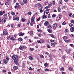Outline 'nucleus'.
<instances>
[{
	"label": "nucleus",
	"mask_w": 74,
	"mask_h": 74,
	"mask_svg": "<svg viewBox=\"0 0 74 74\" xmlns=\"http://www.w3.org/2000/svg\"><path fill=\"white\" fill-rule=\"evenodd\" d=\"M12 59L14 60V63L18 66L19 65V64H18V56H17L16 55H14L12 56Z\"/></svg>",
	"instance_id": "nucleus-1"
},
{
	"label": "nucleus",
	"mask_w": 74,
	"mask_h": 74,
	"mask_svg": "<svg viewBox=\"0 0 74 74\" xmlns=\"http://www.w3.org/2000/svg\"><path fill=\"white\" fill-rule=\"evenodd\" d=\"M3 35L4 36H8V33L6 29H4L3 31Z\"/></svg>",
	"instance_id": "nucleus-2"
},
{
	"label": "nucleus",
	"mask_w": 74,
	"mask_h": 74,
	"mask_svg": "<svg viewBox=\"0 0 74 74\" xmlns=\"http://www.w3.org/2000/svg\"><path fill=\"white\" fill-rule=\"evenodd\" d=\"M25 63L26 62L25 61H23L22 63V67H23V68H25V65L26 64H25Z\"/></svg>",
	"instance_id": "nucleus-3"
},
{
	"label": "nucleus",
	"mask_w": 74,
	"mask_h": 74,
	"mask_svg": "<svg viewBox=\"0 0 74 74\" xmlns=\"http://www.w3.org/2000/svg\"><path fill=\"white\" fill-rule=\"evenodd\" d=\"M19 49H20V50H22L24 49V46L23 45H21L19 47Z\"/></svg>",
	"instance_id": "nucleus-4"
},
{
	"label": "nucleus",
	"mask_w": 74,
	"mask_h": 74,
	"mask_svg": "<svg viewBox=\"0 0 74 74\" xmlns=\"http://www.w3.org/2000/svg\"><path fill=\"white\" fill-rule=\"evenodd\" d=\"M13 69L14 70H18V67L17 66H15L13 67Z\"/></svg>",
	"instance_id": "nucleus-5"
},
{
	"label": "nucleus",
	"mask_w": 74,
	"mask_h": 74,
	"mask_svg": "<svg viewBox=\"0 0 74 74\" xmlns=\"http://www.w3.org/2000/svg\"><path fill=\"white\" fill-rule=\"evenodd\" d=\"M18 35L19 36H23L24 33H23L22 32H21L20 33H18Z\"/></svg>",
	"instance_id": "nucleus-6"
},
{
	"label": "nucleus",
	"mask_w": 74,
	"mask_h": 74,
	"mask_svg": "<svg viewBox=\"0 0 74 74\" xmlns=\"http://www.w3.org/2000/svg\"><path fill=\"white\" fill-rule=\"evenodd\" d=\"M3 63H5V64H7V63H8V61H7V60L5 59L3 61Z\"/></svg>",
	"instance_id": "nucleus-7"
},
{
	"label": "nucleus",
	"mask_w": 74,
	"mask_h": 74,
	"mask_svg": "<svg viewBox=\"0 0 74 74\" xmlns=\"http://www.w3.org/2000/svg\"><path fill=\"white\" fill-rule=\"evenodd\" d=\"M49 24V22H48L47 21H46L44 23V25L46 26H47V25Z\"/></svg>",
	"instance_id": "nucleus-8"
},
{
	"label": "nucleus",
	"mask_w": 74,
	"mask_h": 74,
	"mask_svg": "<svg viewBox=\"0 0 74 74\" xmlns=\"http://www.w3.org/2000/svg\"><path fill=\"white\" fill-rule=\"evenodd\" d=\"M53 28H56V26H57V24L56 23H55L53 25Z\"/></svg>",
	"instance_id": "nucleus-9"
},
{
	"label": "nucleus",
	"mask_w": 74,
	"mask_h": 74,
	"mask_svg": "<svg viewBox=\"0 0 74 74\" xmlns=\"http://www.w3.org/2000/svg\"><path fill=\"white\" fill-rule=\"evenodd\" d=\"M56 45V43H52L51 44V47H54V46H55Z\"/></svg>",
	"instance_id": "nucleus-10"
},
{
	"label": "nucleus",
	"mask_w": 74,
	"mask_h": 74,
	"mask_svg": "<svg viewBox=\"0 0 74 74\" xmlns=\"http://www.w3.org/2000/svg\"><path fill=\"white\" fill-rule=\"evenodd\" d=\"M71 31V32H73L74 31V26L73 27H71L70 29Z\"/></svg>",
	"instance_id": "nucleus-11"
},
{
	"label": "nucleus",
	"mask_w": 74,
	"mask_h": 74,
	"mask_svg": "<svg viewBox=\"0 0 74 74\" xmlns=\"http://www.w3.org/2000/svg\"><path fill=\"white\" fill-rule=\"evenodd\" d=\"M4 18H5L6 19H8V16H7V14H5L4 15Z\"/></svg>",
	"instance_id": "nucleus-12"
},
{
	"label": "nucleus",
	"mask_w": 74,
	"mask_h": 74,
	"mask_svg": "<svg viewBox=\"0 0 74 74\" xmlns=\"http://www.w3.org/2000/svg\"><path fill=\"white\" fill-rule=\"evenodd\" d=\"M26 21V18H23L21 19L22 22H25Z\"/></svg>",
	"instance_id": "nucleus-13"
},
{
	"label": "nucleus",
	"mask_w": 74,
	"mask_h": 74,
	"mask_svg": "<svg viewBox=\"0 0 74 74\" xmlns=\"http://www.w3.org/2000/svg\"><path fill=\"white\" fill-rule=\"evenodd\" d=\"M49 36H51V37L52 38H55V36L54 35H53V34H50Z\"/></svg>",
	"instance_id": "nucleus-14"
},
{
	"label": "nucleus",
	"mask_w": 74,
	"mask_h": 74,
	"mask_svg": "<svg viewBox=\"0 0 74 74\" xmlns=\"http://www.w3.org/2000/svg\"><path fill=\"white\" fill-rule=\"evenodd\" d=\"M47 18V16L45 15V14H44L42 18V19H45V18Z\"/></svg>",
	"instance_id": "nucleus-15"
},
{
	"label": "nucleus",
	"mask_w": 74,
	"mask_h": 74,
	"mask_svg": "<svg viewBox=\"0 0 74 74\" xmlns=\"http://www.w3.org/2000/svg\"><path fill=\"white\" fill-rule=\"evenodd\" d=\"M60 71H64V68L63 67H61L60 69Z\"/></svg>",
	"instance_id": "nucleus-16"
},
{
	"label": "nucleus",
	"mask_w": 74,
	"mask_h": 74,
	"mask_svg": "<svg viewBox=\"0 0 74 74\" xmlns=\"http://www.w3.org/2000/svg\"><path fill=\"white\" fill-rule=\"evenodd\" d=\"M7 19V18H3V19H2V21H3V22H4V23H5V22H6V20Z\"/></svg>",
	"instance_id": "nucleus-17"
},
{
	"label": "nucleus",
	"mask_w": 74,
	"mask_h": 74,
	"mask_svg": "<svg viewBox=\"0 0 74 74\" xmlns=\"http://www.w3.org/2000/svg\"><path fill=\"white\" fill-rule=\"evenodd\" d=\"M43 7L42 6H39L38 7V9L39 10H42L43 8Z\"/></svg>",
	"instance_id": "nucleus-18"
},
{
	"label": "nucleus",
	"mask_w": 74,
	"mask_h": 74,
	"mask_svg": "<svg viewBox=\"0 0 74 74\" xmlns=\"http://www.w3.org/2000/svg\"><path fill=\"white\" fill-rule=\"evenodd\" d=\"M18 41H22L23 40V39H22V38H18Z\"/></svg>",
	"instance_id": "nucleus-19"
},
{
	"label": "nucleus",
	"mask_w": 74,
	"mask_h": 74,
	"mask_svg": "<svg viewBox=\"0 0 74 74\" xmlns=\"http://www.w3.org/2000/svg\"><path fill=\"white\" fill-rule=\"evenodd\" d=\"M47 31L49 33H52V30L51 29H48L47 30Z\"/></svg>",
	"instance_id": "nucleus-20"
},
{
	"label": "nucleus",
	"mask_w": 74,
	"mask_h": 74,
	"mask_svg": "<svg viewBox=\"0 0 74 74\" xmlns=\"http://www.w3.org/2000/svg\"><path fill=\"white\" fill-rule=\"evenodd\" d=\"M23 1L25 3V4H26L27 3V0H23Z\"/></svg>",
	"instance_id": "nucleus-21"
},
{
	"label": "nucleus",
	"mask_w": 74,
	"mask_h": 74,
	"mask_svg": "<svg viewBox=\"0 0 74 74\" xmlns=\"http://www.w3.org/2000/svg\"><path fill=\"white\" fill-rule=\"evenodd\" d=\"M40 41L41 42V43L42 42V43H44V42L45 41L44 40L42 39H40Z\"/></svg>",
	"instance_id": "nucleus-22"
},
{
	"label": "nucleus",
	"mask_w": 74,
	"mask_h": 74,
	"mask_svg": "<svg viewBox=\"0 0 74 74\" xmlns=\"http://www.w3.org/2000/svg\"><path fill=\"white\" fill-rule=\"evenodd\" d=\"M58 10L59 12H60V10H61V9L60 8V6H59V7L58 8Z\"/></svg>",
	"instance_id": "nucleus-23"
},
{
	"label": "nucleus",
	"mask_w": 74,
	"mask_h": 74,
	"mask_svg": "<svg viewBox=\"0 0 74 74\" xmlns=\"http://www.w3.org/2000/svg\"><path fill=\"white\" fill-rule=\"evenodd\" d=\"M3 15V12L2 11H0V16H2Z\"/></svg>",
	"instance_id": "nucleus-24"
},
{
	"label": "nucleus",
	"mask_w": 74,
	"mask_h": 74,
	"mask_svg": "<svg viewBox=\"0 0 74 74\" xmlns=\"http://www.w3.org/2000/svg\"><path fill=\"white\" fill-rule=\"evenodd\" d=\"M29 59H30V60H33V58L31 56H29Z\"/></svg>",
	"instance_id": "nucleus-25"
},
{
	"label": "nucleus",
	"mask_w": 74,
	"mask_h": 74,
	"mask_svg": "<svg viewBox=\"0 0 74 74\" xmlns=\"http://www.w3.org/2000/svg\"><path fill=\"white\" fill-rule=\"evenodd\" d=\"M11 40L12 41H14L15 40V38L13 37H11L10 38Z\"/></svg>",
	"instance_id": "nucleus-26"
},
{
	"label": "nucleus",
	"mask_w": 74,
	"mask_h": 74,
	"mask_svg": "<svg viewBox=\"0 0 74 74\" xmlns=\"http://www.w3.org/2000/svg\"><path fill=\"white\" fill-rule=\"evenodd\" d=\"M48 26V27L49 29H51L52 28V27H51V25L49 24Z\"/></svg>",
	"instance_id": "nucleus-27"
},
{
	"label": "nucleus",
	"mask_w": 74,
	"mask_h": 74,
	"mask_svg": "<svg viewBox=\"0 0 74 74\" xmlns=\"http://www.w3.org/2000/svg\"><path fill=\"white\" fill-rule=\"evenodd\" d=\"M14 8L16 10H18V5H16L14 6Z\"/></svg>",
	"instance_id": "nucleus-28"
},
{
	"label": "nucleus",
	"mask_w": 74,
	"mask_h": 74,
	"mask_svg": "<svg viewBox=\"0 0 74 74\" xmlns=\"http://www.w3.org/2000/svg\"><path fill=\"white\" fill-rule=\"evenodd\" d=\"M28 15H32V12H28Z\"/></svg>",
	"instance_id": "nucleus-29"
},
{
	"label": "nucleus",
	"mask_w": 74,
	"mask_h": 74,
	"mask_svg": "<svg viewBox=\"0 0 74 74\" xmlns=\"http://www.w3.org/2000/svg\"><path fill=\"white\" fill-rule=\"evenodd\" d=\"M63 38L64 40H66L67 38V36H64Z\"/></svg>",
	"instance_id": "nucleus-30"
},
{
	"label": "nucleus",
	"mask_w": 74,
	"mask_h": 74,
	"mask_svg": "<svg viewBox=\"0 0 74 74\" xmlns=\"http://www.w3.org/2000/svg\"><path fill=\"white\" fill-rule=\"evenodd\" d=\"M69 70H73V68L72 67H69Z\"/></svg>",
	"instance_id": "nucleus-31"
},
{
	"label": "nucleus",
	"mask_w": 74,
	"mask_h": 74,
	"mask_svg": "<svg viewBox=\"0 0 74 74\" xmlns=\"http://www.w3.org/2000/svg\"><path fill=\"white\" fill-rule=\"evenodd\" d=\"M15 20H16V21H19V18L18 17H16L15 18Z\"/></svg>",
	"instance_id": "nucleus-32"
},
{
	"label": "nucleus",
	"mask_w": 74,
	"mask_h": 74,
	"mask_svg": "<svg viewBox=\"0 0 74 74\" xmlns=\"http://www.w3.org/2000/svg\"><path fill=\"white\" fill-rule=\"evenodd\" d=\"M37 42H38V43H39L40 44L41 43V41H40V40H37Z\"/></svg>",
	"instance_id": "nucleus-33"
},
{
	"label": "nucleus",
	"mask_w": 74,
	"mask_h": 74,
	"mask_svg": "<svg viewBox=\"0 0 74 74\" xmlns=\"http://www.w3.org/2000/svg\"><path fill=\"white\" fill-rule=\"evenodd\" d=\"M40 58H44V56H43V55H40Z\"/></svg>",
	"instance_id": "nucleus-34"
},
{
	"label": "nucleus",
	"mask_w": 74,
	"mask_h": 74,
	"mask_svg": "<svg viewBox=\"0 0 74 74\" xmlns=\"http://www.w3.org/2000/svg\"><path fill=\"white\" fill-rule=\"evenodd\" d=\"M69 25V26H70L71 27H72V26H73V24L72 23H70Z\"/></svg>",
	"instance_id": "nucleus-35"
},
{
	"label": "nucleus",
	"mask_w": 74,
	"mask_h": 74,
	"mask_svg": "<svg viewBox=\"0 0 74 74\" xmlns=\"http://www.w3.org/2000/svg\"><path fill=\"white\" fill-rule=\"evenodd\" d=\"M47 47L48 48H51V47H50L49 45L47 44Z\"/></svg>",
	"instance_id": "nucleus-36"
},
{
	"label": "nucleus",
	"mask_w": 74,
	"mask_h": 74,
	"mask_svg": "<svg viewBox=\"0 0 74 74\" xmlns=\"http://www.w3.org/2000/svg\"><path fill=\"white\" fill-rule=\"evenodd\" d=\"M20 4L22 5H24V3H23V2H22V1H20Z\"/></svg>",
	"instance_id": "nucleus-37"
},
{
	"label": "nucleus",
	"mask_w": 74,
	"mask_h": 74,
	"mask_svg": "<svg viewBox=\"0 0 74 74\" xmlns=\"http://www.w3.org/2000/svg\"><path fill=\"white\" fill-rule=\"evenodd\" d=\"M38 32H40V33H41V32H42V30H41V29H39L38 30Z\"/></svg>",
	"instance_id": "nucleus-38"
},
{
	"label": "nucleus",
	"mask_w": 74,
	"mask_h": 74,
	"mask_svg": "<svg viewBox=\"0 0 74 74\" xmlns=\"http://www.w3.org/2000/svg\"><path fill=\"white\" fill-rule=\"evenodd\" d=\"M4 4V2L3 1H1L0 2V4L1 5H2Z\"/></svg>",
	"instance_id": "nucleus-39"
},
{
	"label": "nucleus",
	"mask_w": 74,
	"mask_h": 74,
	"mask_svg": "<svg viewBox=\"0 0 74 74\" xmlns=\"http://www.w3.org/2000/svg\"><path fill=\"white\" fill-rule=\"evenodd\" d=\"M38 6H39V7H41V6H42L41 4L39 3H38Z\"/></svg>",
	"instance_id": "nucleus-40"
},
{
	"label": "nucleus",
	"mask_w": 74,
	"mask_h": 74,
	"mask_svg": "<svg viewBox=\"0 0 74 74\" xmlns=\"http://www.w3.org/2000/svg\"><path fill=\"white\" fill-rule=\"evenodd\" d=\"M5 5H9V3L6 2L5 3Z\"/></svg>",
	"instance_id": "nucleus-41"
},
{
	"label": "nucleus",
	"mask_w": 74,
	"mask_h": 74,
	"mask_svg": "<svg viewBox=\"0 0 74 74\" xmlns=\"http://www.w3.org/2000/svg\"><path fill=\"white\" fill-rule=\"evenodd\" d=\"M44 65H45V67H47V66H48V64H47V63H45L44 64Z\"/></svg>",
	"instance_id": "nucleus-42"
},
{
	"label": "nucleus",
	"mask_w": 74,
	"mask_h": 74,
	"mask_svg": "<svg viewBox=\"0 0 74 74\" xmlns=\"http://www.w3.org/2000/svg\"><path fill=\"white\" fill-rule=\"evenodd\" d=\"M34 19H35V17L33 16L31 20L34 21Z\"/></svg>",
	"instance_id": "nucleus-43"
},
{
	"label": "nucleus",
	"mask_w": 74,
	"mask_h": 74,
	"mask_svg": "<svg viewBox=\"0 0 74 74\" xmlns=\"http://www.w3.org/2000/svg\"><path fill=\"white\" fill-rule=\"evenodd\" d=\"M30 51H34V48H30Z\"/></svg>",
	"instance_id": "nucleus-44"
},
{
	"label": "nucleus",
	"mask_w": 74,
	"mask_h": 74,
	"mask_svg": "<svg viewBox=\"0 0 74 74\" xmlns=\"http://www.w3.org/2000/svg\"><path fill=\"white\" fill-rule=\"evenodd\" d=\"M52 18H55L56 16V15H55V14H53L52 16Z\"/></svg>",
	"instance_id": "nucleus-45"
},
{
	"label": "nucleus",
	"mask_w": 74,
	"mask_h": 74,
	"mask_svg": "<svg viewBox=\"0 0 74 74\" xmlns=\"http://www.w3.org/2000/svg\"><path fill=\"white\" fill-rule=\"evenodd\" d=\"M63 25H66V22L64 21L62 23Z\"/></svg>",
	"instance_id": "nucleus-46"
},
{
	"label": "nucleus",
	"mask_w": 74,
	"mask_h": 74,
	"mask_svg": "<svg viewBox=\"0 0 74 74\" xmlns=\"http://www.w3.org/2000/svg\"><path fill=\"white\" fill-rule=\"evenodd\" d=\"M38 36L39 37H41L42 36V34L41 33H40L38 34Z\"/></svg>",
	"instance_id": "nucleus-47"
},
{
	"label": "nucleus",
	"mask_w": 74,
	"mask_h": 74,
	"mask_svg": "<svg viewBox=\"0 0 74 74\" xmlns=\"http://www.w3.org/2000/svg\"><path fill=\"white\" fill-rule=\"evenodd\" d=\"M59 2H60V4H62L63 1H62V0H61V1H60Z\"/></svg>",
	"instance_id": "nucleus-48"
},
{
	"label": "nucleus",
	"mask_w": 74,
	"mask_h": 74,
	"mask_svg": "<svg viewBox=\"0 0 74 74\" xmlns=\"http://www.w3.org/2000/svg\"><path fill=\"white\" fill-rule=\"evenodd\" d=\"M16 2V0H14L13 2V3L14 4V3H15Z\"/></svg>",
	"instance_id": "nucleus-49"
},
{
	"label": "nucleus",
	"mask_w": 74,
	"mask_h": 74,
	"mask_svg": "<svg viewBox=\"0 0 74 74\" xmlns=\"http://www.w3.org/2000/svg\"><path fill=\"white\" fill-rule=\"evenodd\" d=\"M11 14H12V15H13V16H14V15H15V12H12V13H11Z\"/></svg>",
	"instance_id": "nucleus-50"
},
{
	"label": "nucleus",
	"mask_w": 74,
	"mask_h": 74,
	"mask_svg": "<svg viewBox=\"0 0 74 74\" xmlns=\"http://www.w3.org/2000/svg\"><path fill=\"white\" fill-rule=\"evenodd\" d=\"M28 69H29V70H33V69L31 67L29 68Z\"/></svg>",
	"instance_id": "nucleus-51"
},
{
	"label": "nucleus",
	"mask_w": 74,
	"mask_h": 74,
	"mask_svg": "<svg viewBox=\"0 0 74 74\" xmlns=\"http://www.w3.org/2000/svg\"><path fill=\"white\" fill-rule=\"evenodd\" d=\"M11 27L12 28H13V27H14V24H12L11 25Z\"/></svg>",
	"instance_id": "nucleus-52"
},
{
	"label": "nucleus",
	"mask_w": 74,
	"mask_h": 74,
	"mask_svg": "<svg viewBox=\"0 0 74 74\" xmlns=\"http://www.w3.org/2000/svg\"><path fill=\"white\" fill-rule=\"evenodd\" d=\"M50 41L51 42H54L55 41V40H50Z\"/></svg>",
	"instance_id": "nucleus-53"
},
{
	"label": "nucleus",
	"mask_w": 74,
	"mask_h": 74,
	"mask_svg": "<svg viewBox=\"0 0 74 74\" xmlns=\"http://www.w3.org/2000/svg\"><path fill=\"white\" fill-rule=\"evenodd\" d=\"M2 71L3 73H5V72H6V71L5 70L3 69L2 70Z\"/></svg>",
	"instance_id": "nucleus-54"
},
{
	"label": "nucleus",
	"mask_w": 74,
	"mask_h": 74,
	"mask_svg": "<svg viewBox=\"0 0 74 74\" xmlns=\"http://www.w3.org/2000/svg\"><path fill=\"white\" fill-rule=\"evenodd\" d=\"M40 19H41L40 18V17H39V18H38L37 19V21H40Z\"/></svg>",
	"instance_id": "nucleus-55"
},
{
	"label": "nucleus",
	"mask_w": 74,
	"mask_h": 74,
	"mask_svg": "<svg viewBox=\"0 0 74 74\" xmlns=\"http://www.w3.org/2000/svg\"><path fill=\"white\" fill-rule=\"evenodd\" d=\"M31 23H34V20H31Z\"/></svg>",
	"instance_id": "nucleus-56"
},
{
	"label": "nucleus",
	"mask_w": 74,
	"mask_h": 74,
	"mask_svg": "<svg viewBox=\"0 0 74 74\" xmlns=\"http://www.w3.org/2000/svg\"><path fill=\"white\" fill-rule=\"evenodd\" d=\"M6 60H8V61L10 60V58H9L8 57H7L6 58Z\"/></svg>",
	"instance_id": "nucleus-57"
},
{
	"label": "nucleus",
	"mask_w": 74,
	"mask_h": 74,
	"mask_svg": "<svg viewBox=\"0 0 74 74\" xmlns=\"http://www.w3.org/2000/svg\"><path fill=\"white\" fill-rule=\"evenodd\" d=\"M45 71H49V70L48 69H45Z\"/></svg>",
	"instance_id": "nucleus-58"
},
{
	"label": "nucleus",
	"mask_w": 74,
	"mask_h": 74,
	"mask_svg": "<svg viewBox=\"0 0 74 74\" xmlns=\"http://www.w3.org/2000/svg\"><path fill=\"white\" fill-rule=\"evenodd\" d=\"M70 46H71V47H74V45L73 44H70Z\"/></svg>",
	"instance_id": "nucleus-59"
},
{
	"label": "nucleus",
	"mask_w": 74,
	"mask_h": 74,
	"mask_svg": "<svg viewBox=\"0 0 74 74\" xmlns=\"http://www.w3.org/2000/svg\"><path fill=\"white\" fill-rule=\"evenodd\" d=\"M53 5H55V1H53Z\"/></svg>",
	"instance_id": "nucleus-60"
},
{
	"label": "nucleus",
	"mask_w": 74,
	"mask_h": 74,
	"mask_svg": "<svg viewBox=\"0 0 74 74\" xmlns=\"http://www.w3.org/2000/svg\"><path fill=\"white\" fill-rule=\"evenodd\" d=\"M52 59H53L52 57H51L50 59V61H52Z\"/></svg>",
	"instance_id": "nucleus-61"
},
{
	"label": "nucleus",
	"mask_w": 74,
	"mask_h": 74,
	"mask_svg": "<svg viewBox=\"0 0 74 74\" xmlns=\"http://www.w3.org/2000/svg\"><path fill=\"white\" fill-rule=\"evenodd\" d=\"M65 32L66 33V32H69V30L66 29L65 30Z\"/></svg>",
	"instance_id": "nucleus-62"
},
{
	"label": "nucleus",
	"mask_w": 74,
	"mask_h": 74,
	"mask_svg": "<svg viewBox=\"0 0 74 74\" xmlns=\"http://www.w3.org/2000/svg\"><path fill=\"white\" fill-rule=\"evenodd\" d=\"M62 17V16H61V15H60L59 16V18L60 19H61Z\"/></svg>",
	"instance_id": "nucleus-63"
},
{
	"label": "nucleus",
	"mask_w": 74,
	"mask_h": 74,
	"mask_svg": "<svg viewBox=\"0 0 74 74\" xmlns=\"http://www.w3.org/2000/svg\"><path fill=\"white\" fill-rule=\"evenodd\" d=\"M71 23H74V20H72L71 21Z\"/></svg>",
	"instance_id": "nucleus-64"
}]
</instances>
